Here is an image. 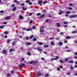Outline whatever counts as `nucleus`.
<instances>
[{
    "label": "nucleus",
    "mask_w": 77,
    "mask_h": 77,
    "mask_svg": "<svg viewBox=\"0 0 77 77\" xmlns=\"http://www.w3.org/2000/svg\"><path fill=\"white\" fill-rule=\"evenodd\" d=\"M43 32H44V28L43 27V26H42L40 28V32L41 34H42Z\"/></svg>",
    "instance_id": "f257e3e1"
},
{
    "label": "nucleus",
    "mask_w": 77,
    "mask_h": 77,
    "mask_svg": "<svg viewBox=\"0 0 77 77\" xmlns=\"http://www.w3.org/2000/svg\"><path fill=\"white\" fill-rule=\"evenodd\" d=\"M37 50H38L40 52H41L42 51V49H41V48L39 47H38Z\"/></svg>",
    "instance_id": "f03ea898"
},
{
    "label": "nucleus",
    "mask_w": 77,
    "mask_h": 77,
    "mask_svg": "<svg viewBox=\"0 0 77 77\" xmlns=\"http://www.w3.org/2000/svg\"><path fill=\"white\" fill-rule=\"evenodd\" d=\"M25 66L26 65H25V64L22 63L20 65L19 67L21 68V67H23V66Z\"/></svg>",
    "instance_id": "7ed1b4c3"
},
{
    "label": "nucleus",
    "mask_w": 77,
    "mask_h": 77,
    "mask_svg": "<svg viewBox=\"0 0 77 77\" xmlns=\"http://www.w3.org/2000/svg\"><path fill=\"white\" fill-rule=\"evenodd\" d=\"M76 17H77V15H75L70 16V18H75Z\"/></svg>",
    "instance_id": "20e7f679"
},
{
    "label": "nucleus",
    "mask_w": 77,
    "mask_h": 77,
    "mask_svg": "<svg viewBox=\"0 0 77 77\" xmlns=\"http://www.w3.org/2000/svg\"><path fill=\"white\" fill-rule=\"evenodd\" d=\"M42 75V73L39 72L38 73V74H37L36 75H37V77H38V76H41V75Z\"/></svg>",
    "instance_id": "39448f33"
},
{
    "label": "nucleus",
    "mask_w": 77,
    "mask_h": 77,
    "mask_svg": "<svg viewBox=\"0 0 77 77\" xmlns=\"http://www.w3.org/2000/svg\"><path fill=\"white\" fill-rule=\"evenodd\" d=\"M59 58V57H56V58H52L51 59V60H56L57 59H58Z\"/></svg>",
    "instance_id": "423d86ee"
},
{
    "label": "nucleus",
    "mask_w": 77,
    "mask_h": 77,
    "mask_svg": "<svg viewBox=\"0 0 77 77\" xmlns=\"http://www.w3.org/2000/svg\"><path fill=\"white\" fill-rule=\"evenodd\" d=\"M36 62L35 61H32L30 62H29V63H30V64H32V63H36Z\"/></svg>",
    "instance_id": "0eeeda50"
},
{
    "label": "nucleus",
    "mask_w": 77,
    "mask_h": 77,
    "mask_svg": "<svg viewBox=\"0 0 77 77\" xmlns=\"http://www.w3.org/2000/svg\"><path fill=\"white\" fill-rule=\"evenodd\" d=\"M59 11L60 12L58 13V14L59 15H61L63 13V12H62L61 10H59Z\"/></svg>",
    "instance_id": "6e6552de"
},
{
    "label": "nucleus",
    "mask_w": 77,
    "mask_h": 77,
    "mask_svg": "<svg viewBox=\"0 0 77 77\" xmlns=\"http://www.w3.org/2000/svg\"><path fill=\"white\" fill-rule=\"evenodd\" d=\"M68 62L70 63H74V61H73L72 60H70Z\"/></svg>",
    "instance_id": "1a4fd4ad"
},
{
    "label": "nucleus",
    "mask_w": 77,
    "mask_h": 77,
    "mask_svg": "<svg viewBox=\"0 0 77 77\" xmlns=\"http://www.w3.org/2000/svg\"><path fill=\"white\" fill-rule=\"evenodd\" d=\"M2 52L3 54H6V53H7V51H6V50H4Z\"/></svg>",
    "instance_id": "9d476101"
},
{
    "label": "nucleus",
    "mask_w": 77,
    "mask_h": 77,
    "mask_svg": "<svg viewBox=\"0 0 77 77\" xmlns=\"http://www.w3.org/2000/svg\"><path fill=\"white\" fill-rule=\"evenodd\" d=\"M51 45L53 46L54 45V43L53 42H51Z\"/></svg>",
    "instance_id": "9b49d317"
},
{
    "label": "nucleus",
    "mask_w": 77,
    "mask_h": 77,
    "mask_svg": "<svg viewBox=\"0 0 77 77\" xmlns=\"http://www.w3.org/2000/svg\"><path fill=\"white\" fill-rule=\"evenodd\" d=\"M42 1H38V3L39 5H41V3H42Z\"/></svg>",
    "instance_id": "f8f14e48"
},
{
    "label": "nucleus",
    "mask_w": 77,
    "mask_h": 77,
    "mask_svg": "<svg viewBox=\"0 0 77 77\" xmlns=\"http://www.w3.org/2000/svg\"><path fill=\"white\" fill-rule=\"evenodd\" d=\"M11 19V17H7L5 18V20H9V19Z\"/></svg>",
    "instance_id": "ddd939ff"
},
{
    "label": "nucleus",
    "mask_w": 77,
    "mask_h": 77,
    "mask_svg": "<svg viewBox=\"0 0 77 77\" xmlns=\"http://www.w3.org/2000/svg\"><path fill=\"white\" fill-rule=\"evenodd\" d=\"M44 16H45V14H42V16L40 17V18H44Z\"/></svg>",
    "instance_id": "4468645a"
},
{
    "label": "nucleus",
    "mask_w": 77,
    "mask_h": 77,
    "mask_svg": "<svg viewBox=\"0 0 77 77\" xmlns=\"http://www.w3.org/2000/svg\"><path fill=\"white\" fill-rule=\"evenodd\" d=\"M37 43H38V45H42L43 44V43L41 42H37Z\"/></svg>",
    "instance_id": "2eb2a0df"
},
{
    "label": "nucleus",
    "mask_w": 77,
    "mask_h": 77,
    "mask_svg": "<svg viewBox=\"0 0 77 77\" xmlns=\"http://www.w3.org/2000/svg\"><path fill=\"white\" fill-rule=\"evenodd\" d=\"M14 2L16 3H17V4H19V3L18 2H17V0H14Z\"/></svg>",
    "instance_id": "dca6fc26"
},
{
    "label": "nucleus",
    "mask_w": 77,
    "mask_h": 77,
    "mask_svg": "<svg viewBox=\"0 0 77 77\" xmlns=\"http://www.w3.org/2000/svg\"><path fill=\"white\" fill-rule=\"evenodd\" d=\"M12 51H15V50H14L13 49H11L10 50L9 52L11 53V52Z\"/></svg>",
    "instance_id": "f3484780"
},
{
    "label": "nucleus",
    "mask_w": 77,
    "mask_h": 77,
    "mask_svg": "<svg viewBox=\"0 0 77 77\" xmlns=\"http://www.w3.org/2000/svg\"><path fill=\"white\" fill-rule=\"evenodd\" d=\"M57 26L58 27H60V24H59V23H57Z\"/></svg>",
    "instance_id": "a211bd4d"
},
{
    "label": "nucleus",
    "mask_w": 77,
    "mask_h": 77,
    "mask_svg": "<svg viewBox=\"0 0 77 77\" xmlns=\"http://www.w3.org/2000/svg\"><path fill=\"white\" fill-rule=\"evenodd\" d=\"M11 40L10 39H9L8 40H7V43H9V42H11Z\"/></svg>",
    "instance_id": "6ab92c4d"
},
{
    "label": "nucleus",
    "mask_w": 77,
    "mask_h": 77,
    "mask_svg": "<svg viewBox=\"0 0 77 77\" xmlns=\"http://www.w3.org/2000/svg\"><path fill=\"white\" fill-rule=\"evenodd\" d=\"M77 31H73L72 32V33L73 34V33H77Z\"/></svg>",
    "instance_id": "aec40b11"
},
{
    "label": "nucleus",
    "mask_w": 77,
    "mask_h": 77,
    "mask_svg": "<svg viewBox=\"0 0 77 77\" xmlns=\"http://www.w3.org/2000/svg\"><path fill=\"white\" fill-rule=\"evenodd\" d=\"M19 17L20 19H23V16H21V15H20Z\"/></svg>",
    "instance_id": "412c9836"
},
{
    "label": "nucleus",
    "mask_w": 77,
    "mask_h": 77,
    "mask_svg": "<svg viewBox=\"0 0 77 77\" xmlns=\"http://www.w3.org/2000/svg\"><path fill=\"white\" fill-rule=\"evenodd\" d=\"M15 10H16V8H14L12 9V11H15Z\"/></svg>",
    "instance_id": "4be33fe9"
},
{
    "label": "nucleus",
    "mask_w": 77,
    "mask_h": 77,
    "mask_svg": "<svg viewBox=\"0 0 77 77\" xmlns=\"http://www.w3.org/2000/svg\"><path fill=\"white\" fill-rule=\"evenodd\" d=\"M62 44H63V43H62V42H60L59 43V45H60V46L62 45Z\"/></svg>",
    "instance_id": "5701e85b"
},
{
    "label": "nucleus",
    "mask_w": 77,
    "mask_h": 77,
    "mask_svg": "<svg viewBox=\"0 0 77 77\" xmlns=\"http://www.w3.org/2000/svg\"><path fill=\"white\" fill-rule=\"evenodd\" d=\"M25 59V58H22V60H20V62H21L23 60H24Z\"/></svg>",
    "instance_id": "b1692460"
},
{
    "label": "nucleus",
    "mask_w": 77,
    "mask_h": 77,
    "mask_svg": "<svg viewBox=\"0 0 77 77\" xmlns=\"http://www.w3.org/2000/svg\"><path fill=\"white\" fill-rule=\"evenodd\" d=\"M26 8H24V7H23V11H25V10H26Z\"/></svg>",
    "instance_id": "393cba45"
},
{
    "label": "nucleus",
    "mask_w": 77,
    "mask_h": 77,
    "mask_svg": "<svg viewBox=\"0 0 77 77\" xmlns=\"http://www.w3.org/2000/svg\"><path fill=\"white\" fill-rule=\"evenodd\" d=\"M47 47H48V46L47 45H45L44 46V48H46Z\"/></svg>",
    "instance_id": "a878e982"
},
{
    "label": "nucleus",
    "mask_w": 77,
    "mask_h": 77,
    "mask_svg": "<svg viewBox=\"0 0 77 77\" xmlns=\"http://www.w3.org/2000/svg\"><path fill=\"white\" fill-rule=\"evenodd\" d=\"M8 33L9 32L7 31H6L4 32V33L5 34V35H6V34H8Z\"/></svg>",
    "instance_id": "bb28decb"
},
{
    "label": "nucleus",
    "mask_w": 77,
    "mask_h": 77,
    "mask_svg": "<svg viewBox=\"0 0 77 77\" xmlns=\"http://www.w3.org/2000/svg\"><path fill=\"white\" fill-rule=\"evenodd\" d=\"M4 27V26H0V29H3V28Z\"/></svg>",
    "instance_id": "cd10ccee"
},
{
    "label": "nucleus",
    "mask_w": 77,
    "mask_h": 77,
    "mask_svg": "<svg viewBox=\"0 0 77 77\" xmlns=\"http://www.w3.org/2000/svg\"><path fill=\"white\" fill-rule=\"evenodd\" d=\"M70 69H74V68L72 66V65L70 66Z\"/></svg>",
    "instance_id": "c85d7f7f"
},
{
    "label": "nucleus",
    "mask_w": 77,
    "mask_h": 77,
    "mask_svg": "<svg viewBox=\"0 0 77 77\" xmlns=\"http://www.w3.org/2000/svg\"><path fill=\"white\" fill-rule=\"evenodd\" d=\"M33 37V35H32L31 36L29 37L30 39H32Z\"/></svg>",
    "instance_id": "c756f323"
},
{
    "label": "nucleus",
    "mask_w": 77,
    "mask_h": 77,
    "mask_svg": "<svg viewBox=\"0 0 77 77\" xmlns=\"http://www.w3.org/2000/svg\"><path fill=\"white\" fill-rule=\"evenodd\" d=\"M27 45H31V43L30 42L27 43Z\"/></svg>",
    "instance_id": "7c9ffc66"
},
{
    "label": "nucleus",
    "mask_w": 77,
    "mask_h": 77,
    "mask_svg": "<svg viewBox=\"0 0 77 77\" xmlns=\"http://www.w3.org/2000/svg\"><path fill=\"white\" fill-rule=\"evenodd\" d=\"M26 30H27V31H30V30H31V29H26Z\"/></svg>",
    "instance_id": "2f4dec72"
},
{
    "label": "nucleus",
    "mask_w": 77,
    "mask_h": 77,
    "mask_svg": "<svg viewBox=\"0 0 77 77\" xmlns=\"http://www.w3.org/2000/svg\"><path fill=\"white\" fill-rule=\"evenodd\" d=\"M70 37L68 36L66 37V39H69Z\"/></svg>",
    "instance_id": "473e14b6"
},
{
    "label": "nucleus",
    "mask_w": 77,
    "mask_h": 77,
    "mask_svg": "<svg viewBox=\"0 0 77 77\" xmlns=\"http://www.w3.org/2000/svg\"><path fill=\"white\" fill-rule=\"evenodd\" d=\"M41 15V13H38L37 14V16H39V15Z\"/></svg>",
    "instance_id": "72a5a7b5"
},
{
    "label": "nucleus",
    "mask_w": 77,
    "mask_h": 77,
    "mask_svg": "<svg viewBox=\"0 0 77 77\" xmlns=\"http://www.w3.org/2000/svg\"><path fill=\"white\" fill-rule=\"evenodd\" d=\"M63 23L64 24H68V22H64Z\"/></svg>",
    "instance_id": "f704fd0d"
},
{
    "label": "nucleus",
    "mask_w": 77,
    "mask_h": 77,
    "mask_svg": "<svg viewBox=\"0 0 77 77\" xmlns=\"http://www.w3.org/2000/svg\"><path fill=\"white\" fill-rule=\"evenodd\" d=\"M10 74H7V76L8 77H9V76H10Z\"/></svg>",
    "instance_id": "c9c22d12"
},
{
    "label": "nucleus",
    "mask_w": 77,
    "mask_h": 77,
    "mask_svg": "<svg viewBox=\"0 0 77 77\" xmlns=\"http://www.w3.org/2000/svg\"><path fill=\"white\" fill-rule=\"evenodd\" d=\"M67 75H69V74H71V72H68L67 73Z\"/></svg>",
    "instance_id": "e433bc0d"
},
{
    "label": "nucleus",
    "mask_w": 77,
    "mask_h": 77,
    "mask_svg": "<svg viewBox=\"0 0 77 77\" xmlns=\"http://www.w3.org/2000/svg\"><path fill=\"white\" fill-rule=\"evenodd\" d=\"M48 74H45V76L46 77H48Z\"/></svg>",
    "instance_id": "4c0bfd02"
},
{
    "label": "nucleus",
    "mask_w": 77,
    "mask_h": 77,
    "mask_svg": "<svg viewBox=\"0 0 77 77\" xmlns=\"http://www.w3.org/2000/svg\"><path fill=\"white\" fill-rule=\"evenodd\" d=\"M68 9H69V10H72V8H68Z\"/></svg>",
    "instance_id": "58836bf2"
},
{
    "label": "nucleus",
    "mask_w": 77,
    "mask_h": 77,
    "mask_svg": "<svg viewBox=\"0 0 77 77\" xmlns=\"http://www.w3.org/2000/svg\"><path fill=\"white\" fill-rule=\"evenodd\" d=\"M11 6L13 8H14V7H15V5H14V4H13V5H12Z\"/></svg>",
    "instance_id": "ea45409f"
},
{
    "label": "nucleus",
    "mask_w": 77,
    "mask_h": 77,
    "mask_svg": "<svg viewBox=\"0 0 77 77\" xmlns=\"http://www.w3.org/2000/svg\"><path fill=\"white\" fill-rule=\"evenodd\" d=\"M60 62H61V63H63V61L61 60H60Z\"/></svg>",
    "instance_id": "a19ab883"
},
{
    "label": "nucleus",
    "mask_w": 77,
    "mask_h": 77,
    "mask_svg": "<svg viewBox=\"0 0 77 77\" xmlns=\"http://www.w3.org/2000/svg\"><path fill=\"white\" fill-rule=\"evenodd\" d=\"M43 53L44 54H47V53L46 52H45V51H44L43 52Z\"/></svg>",
    "instance_id": "79ce46f5"
},
{
    "label": "nucleus",
    "mask_w": 77,
    "mask_h": 77,
    "mask_svg": "<svg viewBox=\"0 0 77 77\" xmlns=\"http://www.w3.org/2000/svg\"><path fill=\"white\" fill-rule=\"evenodd\" d=\"M26 39V40H27V39H29V37H26L25 38Z\"/></svg>",
    "instance_id": "37998d69"
},
{
    "label": "nucleus",
    "mask_w": 77,
    "mask_h": 77,
    "mask_svg": "<svg viewBox=\"0 0 77 77\" xmlns=\"http://www.w3.org/2000/svg\"><path fill=\"white\" fill-rule=\"evenodd\" d=\"M33 22V21H32V20H30V24H31V23H32V22Z\"/></svg>",
    "instance_id": "c03bdc74"
},
{
    "label": "nucleus",
    "mask_w": 77,
    "mask_h": 77,
    "mask_svg": "<svg viewBox=\"0 0 77 77\" xmlns=\"http://www.w3.org/2000/svg\"><path fill=\"white\" fill-rule=\"evenodd\" d=\"M36 27L35 26H33L32 29H35Z\"/></svg>",
    "instance_id": "a18cd8bd"
},
{
    "label": "nucleus",
    "mask_w": 77,
    "mask_h": 77,
    "mask_svg": "<svg viewBox=\"0 0 77 77\" xmlns=\"http://www.w3.org/2000/svg\"><path fill=\"white\" fill-rule=\"evenodd\" d=\"M47 3V2H45L42 3V4H45V3Z\"/></svg>",
    "instance_id": "49530a36"
},
{
    "label": "nucleus",
    "mask_w": 77,
    "mask_h": 77,
    "mask_svg": "<svg viewBox=\"0 0 77 77\" xmlns=\"http://www.w3.org/2000/svg\"><path fill=\"white\" fill-rule=\"evenodd\" d=\"M59 67L60 68H61V69H62L63 68L62 66H60Z\"/></svg>",
    "instance_id": "de8ad7c7"
},
{
    "label": "nucleus",
    "mask_w": 77,
    "mask_h": 77,
    "mask_svg": "<svg viewBox=\"0 0 77 77\" xmlns=\"http://www.w3.org/2000/svg\"><path fill=\"white\" fill-rule=\"evenodd\" d=\"M26 3H29V0H26Z\"/></svg>",
    "instance_id": "09e8293b"
},
{
    "label": "nucleus",
    "mask_w": 77,
    "mask_h": 77,
    "mask_svg": "<svg viewBox=\"0 0 77 77\" xmlns=\"http://www.w3.org/2000/svg\"><path fill=\"white\" fill-rule=\"evenodd\" d=\"M15 42H13V43H12V45H14V44H15Z\"/></svg>",
    "instance_id": "8fccbe9b"
},
{
    "label": "nucleus",
    "mask_w": 77,
    "mask_h": 77,
    "mask_svg": "<svg viewBox=\"0 0 77 77\" xmlns=\"http://www.w3.org/2000/svg\"><path fill=\"white\" fill-rule=\"evenodd\" d=\"M33 40L34 41H35L36 40V38H34Z\"/></svg>",
    "instance_id": "3c124183"
},
{
    "label": "nucleus",
    "mask_w": 77,
    "mask_h": 77,
    "mask_svg": "<svg viewBox=\"0 0 77 77\" xmlns=\"http://www.w3.org/2000/svg\"><path fill=\"white\" fill-rule=\"evenodd\" d=\"M50 39H54V38L52 37L50 38Z\"/></svg>",
    "instance_id": "603ef678"
},
{
    "label": "nucleus",
    "mask_w": 77,
    "mask_h": 77,
    "mask_svg": "<svg viewBox=\"0 0 77 77\" xmlns=\"http://www.w3.org/2000/svg\"><path fill=\"white\" fill-rule=\"evenodd\" d=\"M64 27H68V26H67V25H64Z\"/></svg>",
    "instance_id": "864d4df0"
},
{
    "label": "nucleus",
    "mask_w": 77,
    "mask_h": 77,
    "mask_svg": "<svg viewBox=\"0 0 77 77\" xmlns=\"http://www.w3.org/2000/svg\"><path fill=\"white\" fill-rule=\"evenodd\" d=\"M66 51H67V52H70V51H69V50H67Z\"/></svg>",
    "instance_id": "5fc2aeb1"
},
{
    "label": "nucleus",
    "mask_w": 77,
    "mask_h": 77,
    "mask_svg": "<svg viewBox=\"0 0 77 77\" xmlns=\"http://www.w3.org/2000/svg\"><path fill=\"white\" fill-rule=\"evenodd\" d=\"M59 37H58V38H56L55 39H56V40H58V39H59Z\"/></svg>",
    "instance_id": "6e6d98bb"
},
{
    "label": "nucleus",
    "mask_w": 77,
    "mask_h": 77,
    "mask_svg": "<svg viewBox=\"0 0 77 77\" xmlns=\"http://www.w3.org/2000/svg\"><path fill=\"white\" fill-rule=\"evenodd\" d=\"M27 54H28V55H30V53H28Z\"/></svg>",
    "instance_id": "4d7b16f0"
},
{
    "label": "nucleus",
    "mask_w": 77,
    "mask_h": 77,
    "mask_svg": "<svg viewBox=\"0 0 77 77\" xmlns=\"http://www.w3.org/2000/svg\"><path fill=\"white\" fill-rule=\"evenodd\" d=\"M3 24H6V22H5L4 23H2Z\"/></svg>",
    "instance_id": "13d9d810"
},
{
    "label": "nucleus",
    "mask_w": 77,
    "mask_h": 77,
    "mask_svg": "<svg viewBox=\"0 0 77 77\" xmlns=\"http://www.w3.org/2000/svg\"><path fill=\"white\" fill-rule=\"evenodd\" d=\"M68 58H66V59H65V60L66 61V60H68Z\"/></svg>",
    "instance_id": "bf43d9fd"
},
{
    "label": "nucleus",
    "mask_w": 77,
    "mask_h": 77,
    "mask_svg": "<svg viewBox=\"0 0 77 77\" xmlns=\"http://www.w3.org/2000/svg\"><path fill=\"white\" fill-rule=\"evenodd\" d=\"M75 55L77 56V52H75Z\"/></svg>",
    "instance_id": "052dcab7"
},
{
    "label": "nucleus",
    "mask_w": 77,
    "mask_h": 77,
    "mask_svg": "<svg viewBox=\"0 0 77 77\" xmlns=\"http://www.w3.org/2000/svg\"><path fill=\"white\" fill-rule=\"evenodd\" d=\"M66 14H69V11H67L66 12Z\"/></svg>",
    "instance_id": "680f3d73"
},
{
    "label": "nucleus",
    "mask_w": 77,
    "mask_h": 77,
    "mask_svg": "<svg viewBox=\"0 0 77 77\" xmlns=\"http://www.w3.org/2000/svg\"><path fill=\"white\" fill-rule=\"evenodd\" d=\"M57 70H58V71H60V69L59 68H57Z\"/></svg>",
    "instance_id": "e2e57ef3"
},
{
    "label": "nucleus",
    "mask_w": 77,
    "mask_h": 77,
    "mask_svg": "<svg viewBox=\"0 0 77 77\" xmlns=\"http://www.w3.org/2000/svg\"><path fill=\"white\" fill-rule=\"evenodd\" d=\"M32 13H29V15L30 16H31V15H32Z\"/></svg>",
    "instance_id": "0e129e2a"
},
{
    "label": "nucleus",
    "mask_w": 77,
    "mask_h": 77,
    "mask_svg": "<svg viewBox=\"0 0 77 77\" xmlns=\"http://www.w3.org/2000/svg\"><path fill=\"white\" fill-rule=\"evenodd\" d=\"M69 6H72V4L70 3L69 4Z\"/></svg>",
    "instance_id": "69168bd1"
},
{
    "label": "nucleus",
    "mask_w": 77,
    "mask_h": 77,
    "mask_svg": "<svg viewBox=\"0 0 77 77\" xmlns=\"http://www.w3.org/2000/svg\"><path fill=\"white\" fill-rule=\"evenodd\" d=\"M0 13H3V11H1Z\"/></svg>",
    "instance_id": "338daca9"
},
{
    "label": "nucleus",
    "mask_w": 77,
    "mask_h": 77,
    "mask_svg": "<svg viewBox=\"0 0 77 77\" xmlns=\"http://www.w3.org/2000/svg\"><path fill=\"white\" fill-rule=\"evenodd\" d=\"M75 64H77V61H75Z\"/></svg>",
    "instance_id": "774afa93"
}]
</instances>
